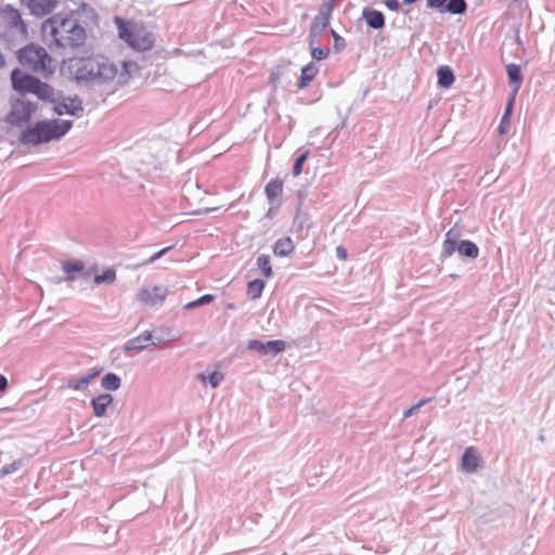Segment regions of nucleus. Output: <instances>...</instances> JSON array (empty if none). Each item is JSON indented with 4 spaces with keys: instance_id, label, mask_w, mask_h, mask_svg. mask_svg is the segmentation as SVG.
Masks as SVG:
<instances>
[{
    "instance_id": "1",
    "label": "nucleus",
    "mask_w": 555,
    "mask_h": 555,
    "mask_svg": "<svg viewBox=\"0 0 555 555\" xmlns=\"http://www.w3.org/2000/svg\"><path fill=\"white\" fill-rule=\"evenodd\" d=\"M44 40L52 50H74L85 44L86 29L74 14H55L41 25Z\"/></svg>"
},
{
    "instance_id": "2",
    "label": "nucleus",
    "mask_w": 555,
    "mask_h": 555,
    "mask_svg": "<svg viewBox=\"0 0 555 555\" xmlns=\"http://www.w3.org/2000/svg\"><path fill=\"white\" fill-rule=\"evenodd\" d=\"M69 67L78 82L92 86H101L112 81L118 72L115 63L102 55L73 59Z\"/></svg>"
},
{
    "instance_id": "3",
    "label": "nucleus",
    "mask_w": 555,
    "mask_h": 555,
    "mask_svg": "<svg viewBox=\"0 0 555 555\" xmlns=\"http://www.w3.org/2000/svg\"><path fill=\"white\" fill-rule=\"evenodd\" d=\"M73 127L70 120H40L21 131L18 141L26 146H38L63 138Z\"/></svg>"
},
{
    "instance_id": "4",
    "label": "nucleus",
    "mask_w": 555,
    "mask_h": 555,
    "mask_svg": "<svg viewBox=\"0 0 555 555\" xmlns=\"http://www.w3.org/2000/svg\"><path fill=\"white\" fill-rule=\"evenodd\" d=\"M27 37V25L21 12L12 4H0V38L13 49L25 42Z\"/></svg>"
},
{
    "instance_id": "5",
    "label": "nucleus",
    "mask_w": 555,
    "mask_h": 555,
    "mask_svg": "<svg viewBox=\"0 0 555 555\" xmlns=\"http://www.w3.org/2000/svg\"><path fill=\"white\" fill-rule=\"evenodd\" d=\"M119 38L130 48L137 51H147L154 46V36L143 26L125 22L120 17H115Z\"/></svg>"
},
{
    "instance_id": "6",
    "label": "nucleus",
    "mask_w": 555,
    "mask_h": 555,
    "mask_svg": "<svg viewBox=\"0 0 555 555\" xmlns=\"http://www.w3.org/2000/svg\"><path fill=\"white\" fill-rule=\"evenodd\" d=\"M16 55L21 65L27 69L44 76L53 74L52 59L42 47L27 44L18 49Z\"/></svg>"
},
{
    "instance_id": "7",
    "label": "nucleus",
    "mask_w": 555,
    "mask_h": 555,
    "mask_svg": "<svg viewBox=\"0 0 555 555\" xmlns=\"http://www.w3.org/2000/svg\"><path fill=\"white\" fill-rule=\"evenodd\" d=\"M11 80L13 89L22 94L31 93L39 100L55 102L53 88L34 76L21 75L18 69H14Z\"/></svg>"
},
{
    "instance_id": "8",
    "label": "nucleus",
    "mask_w": 555,
    "mask_h": 555,
    "mask_svg": "<svg viewBox=\"0 0 555 555\" xmlns=\"http://www.w3.org/2000/svg\"><path fill=\"white\" fill-rule=\"evenodd\" d=\"M168 295V287L156 285L153 287H143L137 295L140 302L149 307H160Z\"/></svg>"
},
{
    "instance_id": "9",
    "label": "nucleus",
    "mask_w": 555,
    "mask_h": 555,
    "mask_svg": "<svg viewBox=\"0 0 555 555\" xmlns=\"http://www.w3.org/2000/svg\"><path fill=\"white\" fill-rule=\"evenodd\" d=\"M286 348V344L284 340H268L262 341L259 339H250L247 343V349L256 351L260 354H270V356H276L284 351Z\"/></svg>"
},
{
    "instance_id": "10",
    "label": "nucleus",
    "mask_w": 555,
    "mask_h": 555,
    "mask_svg": "<svg viewBox=\"0 0 555 555\" xmlns=\"http://www.w3.org/2000/svg\"><path fill=\"white\" fill-rule=\"evenodd\" d=\"M37 109V105L28 100L16 101L10 113V121L12 124L28 121L33 113Z\"/></svg>"
},
{
    "instance_id": "11",
    "label": "nucleus",
    "mask_w": 555,
    "mask_h": 555,
    "mask_svg": "<svg viewBox=\"0 0 555 555\" xmlns=\"http://www.w3.org/2000/svg\"><path fill=\"white\" fill-rule=\"evenodd\" d=\"M53 109L57 115L66 114L75 117L81 116L83 112L82 102L77 96L65 98L61 102H56Z\"/></svg>"
},
{
    "instance_id": "12",
    "label": "nucleus",
    "mask_w": 555,
    "mask_h": 555,
    "mask_svg": "<svg viewBox=\"0 0 555 555\" xmlns=\"http://www.w3.org/2000/svg\"><path fill=\"white\" fill-rule=\"evenodd\" d=\"M59 4V0H28L26 5L31 15L42 17L50 14Z\"/></svg>"
},
{
    "instance_id": "13",
    "label": "nucleus",
    "mask_w": 555,
    "mask_h": 555,
    "mask_svg": "<svg viewBox=\"0 0 555 555\" xmlns=\"http://www.w3.org/2000/svg\"><path fill=\"white\" fill-rule=\"evenodd\" d=\"M162 341V339H157L156 341L153 340V335L151 332H145L144 334L142 335H139L134 338H131L129 339L126 344H125V347H124V350L126 352H129V351H142L144 350L147 346L152 345V346H156L158 345L159 343Z\"/></svg>"
},
{
    "instance_id": "14",
    "label": "nucleus",
    "mask_w": 555,
    "mask_h": 555,
    "mask_svg": "<svg viewBox=\"0 0 555 555\" xmlns=\"http://www.w3.org/2000/svg\"><path fill=\"white\" fill-rule=\"evenodd\" d=\"M462 232L459 228H451L447 234L442 244L441 257L443 259L451 257L455 253L456 245L460 243Z\"/></svg>"
},
{
    "instance_id": "15",
    "label": "nucleus",
    "mask_w": 555,
    "mask_h": 555,
    "mask_svg": "<svg viewBox=\"0 0 555 555\" xmlns=\"http://www.w3.org/2000/svg\"><path fill=\"white\" fill-rule=\"evenodd\" d=\"M362 16L367 26L373 29H382L385 26V16L378 10L365 8L362 12Z\"/></svg>"
},
{
    "instance_id": "16",
    "label": "nucleus",
    "mask_w": 555,
    "mask_h": 555,
    "mask_svg": "<svg viewBox=\"0 0 555 555\" xmlns=\"http://www.w3.org/2000/svg\"><path fill=\"white\" fill-rule=\"evenodd\" d=\"M113 402V397L109 393H101L91 399L93 413L96 417H102L106 413L107 406Z\"/></svg>"
},
{
    "instance_id": "17",
    "label": "nucleus",
    "mask_w": 555,
    "mask_h": 555,
    "mask_svg": "<svg viewBox=\"0 0 555 555\" xmlns=\"http://www.w3.org/2000/svg\"><path fill=\"white\" fill-rule=\"evenodd\" d=\"M295 249V245L289 236L279 238L273 245V254L276 257H286Z\"/></svg>"
},
{
    "instance_id": "18",
    "label": "nucleus",
    "mask_w": 555,
    "mask_h": 555,
    "mask_svg": "<svg viewBox=\"0 0 555 555\" xmlns=\"http://www.w3.org/2000/svg\"><path fill=\"white\" fill-rule=\"evenodd\" d=\"M479 466V457L473 448L465 450L462 455V467L466 473H474Z\"/></svg>"
},
{
    "instance_id": "19",
    "label": "nucleus",
    "mask_w": 555,
    "mask_h": 555,
    "mask_svg": "<svg viewBox=\"0 0 555 555\" xmlns=\"http://www.w3.org/2000/svg\"><path fill=\"white\" fill-rule=\"evenodd\" d=\"M455 250L459 253L460 256L467 257L469 259H476L479 255V248L478 246L468 240H462L456 245Z\"/></svg>"
},
{
    "instance_id": "20",
    "label": "nucleus",
    "mask_w": 555,
    "mask_h": 555,
    "mask_svg": "<svg viewBox=\"0 0 555 555\" xmlns=\"http://www.w3.org/2000/svg\"><path fill=\"white\" fill-rule=\"evenodd\" d=\"M318 72H319V67L313 62H310L306 66H304L301 69L298 88L299 89L306 88L310 83V81L313 80V78L315 77Z\"/></svg>"
},
{
    "instance_id": "21",
    "label": "nucleus",
    "mask_w": 555,
    "mask_h": 555,
    "mask_svg": "<svg viewBox=\"0 0 555 555\" xmlns=\"http://www.w3.org/2000/svg\"><path fill=\"white\" fill-rule=\"evenodd\" d=\"M328 24L327 17L325 16H315L310 26V46L312 47L314 42V38L322 35Z\"/></svg>"
},
{
    "instance_id": "22",
    "label": "nucleus",
    "mask_w": 555,
    "mask_h": 555,
    "mask_svg": "<svg viewBox=\"0 0 555 555\" xmlns=\"http://www.w3.org/2000/svg\"><path fill=\"white\" fill-rule=\"evenodd\" d=\"M283 182L280 179L271 180L264 188V193L268 201L274 204L278 197L282 195Z\"/></svg>"
},
{
    "instance_id": "23",
    "label": "nucleus",
    "mask_w": 555,
    "mask_h": 555,
    "mask_svg": "<svg viewBox=\"0 0 555 555\" xmlns=\"http://www.w3.org/2000/svg\"><path fill=\"white\" fill-rule=\"evenodd\" d=\"M438 85L443 89L450 88L454 82V74L449 66H440L437 69Z\"/></svg>"
},
{
    "instance_id": "24",
    "label": "nucleus",
    "mask_w": 555,
    "mask_h": 555,
    "mask_svg": "<svg viewBox=\"0 0 555 555\" xmlns=\"http://www.w3.org/2000/svg\"><path fill=\"white\" fill-rule=\"evenodd\" d=\"M506 73L509 81L515 85V92L522 82V75L519 65L511 63L506 66Z\"/></svg>"
},
{
    "instance_id": "25",
    "label": "nucleus",
    "mask_w": 555,
    "mask_h": 555,
    "mask_svg": "<svg viewBox=\"0 0 555 555\" xmlns=\"http://www.w3.org/2000/svg\"><path fill=\"white\" fill-rule=\"evenodd\" d=\"M121 385V379L115 373H107L101 379V386L106 390H117Z\"/></svg>"
},
{
    "instance_id": "26",
    "label": "nucleus",
    "mask_w": 555,
    "mask_h": 555,
    "mask_svg": "<svg viewBox=\"0 0 555 555\" xmlns=\"http://www.w3.org/2000/svg\"><path fill=\"white\" fill-rule=\"evenodd\" d=\"M467 10V4L465 0H448L446 7L442 12H449L451 14H463Z\"/></svg>"
},
{
    "instance_id": "27",
    "label": "nucleus",
    "mask_w": 555,
    "mask_h": 555,
    "mask_svg": "<svg viewBox=\"0 0 555 555\" xmlns=\"http://www.w3.org/2000/svg\"><path fill=\"white\" fill-rule=\"evenodd\" d=\"M264 288V282L260 279L248 282L247 294L251 299H257L261 296Z\"/></svg>"
},
{
    "instance_id": "28",
    "label": "nucleus",
    "mask_w": 555,
    "mask_h": 555,
    "mask_svg": "<svg viewBox=\"0 0 555 555\" xmlns=\"http://www.w3.org/2000/svg\"><path fill=\"white\" fill-rule=\"evenodd\" d=\"M513 104H514V99L512 98L508 103L506 104V107H505V112L501 118V121H500V125H499V132L501 134H504L507 132V127H508V124H509V116L512 114V111H513Z\"/></svg>"
},
{
    "instance_id": "29",
    "label": "nucleus",
    "mask_w": 555,
    "mask_h": 555,
    "mask_svg": "<svg viewBox=\"0 0 555 555\" xmlns=\"http://www.w3.org/2000/svg\"><path fill=\"white\" fill-rule=\"evenodd\" d=\"M257 267L259 270H261L262 274L266 276V278H271L272 276V268H271V263H270V256L268 255H260L258 256L257 258Z\"/></svg>"
},
{
    "instance_id": "30",
    "label": "nucleus",
    "mask_w": 555,
    "mask_h": 555,
    "mask_svg": "<svg viewBox=\"0 0 555 555\" xmlns=\"http://www.w3.org/2000/svg\"><path fill=\"white\" fill-rule=\"evenodd\" d=\"M89 386L88 379L85 376L76 377L70 376L67 378V387L73 390H85Z\"/></svg>"
},
{
    "instance_id": "31",
    "label": "nucleus",
    "mask_w": 555,
    "mask_h": 555,
    "mask_svg": "<svg viewBox=\"0 0 555 555\" xmlns=\"http://www.w3.org/2000/svg\"><path fill=\"white\" fill-rule=\"evenodd\" d=\"M23 464H24L23 459H16L12 463L3 465L2 468L0 469V476L3 477V476H7V475H10V474H13V473L20 470L22 468Z\"/></svg>"
},
{
    "instance_id": "32",
    "label": "nucleus",
    "mask_w": 555,
    "mask_h": 555,
    "mask_svg": "<svg viewBox=\"0 0 555 555\" xmlns=\"http://www.w3.org/2000/svg\"><path fill=\"white\" fill-rule=\"evenodd\" d=\"M294 224L299 229H310L312 222L306 212L298 211L294 218Z\"/></svg>"
},
{
    "instance_id": "33",
    "label": "nucleus",
    "mask_w": 555,
    "mask_h": 555,
    "mask_svg": "<svg viewBox=\"0 0 555 555\" xmlns=\"http://www.w3.org/2000/svg\"><path fill=\"white\" fill-rule=\"evenodd\" d=\"M214 298L215 297L212 295H210V294L203 295L199 298H197L196 300L188 302L184 306V309L185 310H191V309L204 306V305H208V304H210L214 300Z\"/></svg>"
},
{
    "instance_id": "34",
    "label": "nucleus",
    "mask_w": 555,
    "mask_h": 555,
    "mask_svg": "<svg viewBox=\"0 0 555 555\" xmlns=\"http://www.w3.org/2000/svg\"><path fill=\"white\" fill-rule=\"evenodd\" d=\"M309 157V151H304L300 153V155L295 159V163L293 165V175L295 177L299 176L302 172V167L306 160Z\"/></svg>"
},
{
    "instance_id": "35",
    "label": "nucleus",
    "mask_w": 555,
    "mask_h": 555,
    "mask_svg": "<svg viewBox=\"0 0 555 555\" xmlns=\"http://www.w3.org/2000/svg\"><path fill=\"white\" fill-rule=\"evenodd\" d=\"M116 279V273L112 269H107L103 271L101 274H96L94 276V283L101 284V283H112Z\"/></svg>"
},
{
    "instance_id": "36",
    "label": "nucleus",
    "mask_w": 555,
    "mask_h": 555,
    "mask_svg": "<svg viewBox=\"0 0 555 555\" xmlns=\"http://www.w3.org/2000/svg\"><path fill=\"white\" fill-rule=\"evenodd\" d=\"M201 378L205 384H209L212 388H216L220 385L221 380L223 379V376L221 373L215 371L210 373L208 376L201 375Z\"/></svg>"
},
{
    "instance_id": "37",
    "label": "nucleus",
    "mask_w": 555,
    "mask_h": 555,
    "mask_svg": "<svg viewBox=\"0 0 555 555\" xmlns=\"http://www.w3.org/2000/svg\"><path fill=\"white\" fill-rule=\"evenodd\" d=\"M431 399L430 398H425V399H422L421 401H418L416 404L412 405L411 408L406 409L404 412H403V418H409L411 417L412 415H414L415 413H417L422 406H424L427 402H429Z\"/></svg>"
},
{
    "instance_id": "38",
    "label": "nucleus",
    "mask_w": 555,
    "mask_h": 555,
    "mask_svg": "<svg viewBox=\"0 0 555 555\" xmlns=\"http://www.w3.org/2000/svg\"><path fill=\"white\" fill-rule=\"evenodd\" d=\"M330 53V49L326 47L323 48H311V55L314 60L321 61L327 57Z\"/></svg>"
},
{
    "instance_id": "39",
    "label": "nucleus",
    "mask_w": 555,
    "mask_h": 555,
    "mask_svg": "<svg viewBox=\"0 0 555 555\" xmlns=\"http://www.w3.org/2000/svg\"><path fill=\"white\" fill-rule=\"evenodd\" d=\"M171 248H172V246H168V247L160 249L159 251H157L153 256H151L147 260H145L143 263L144 264L154 263L156 260H158L159 258L165 256Z\"/></svg>"
},
{
    "instance_id": "40",
    "label": "nucleus",
    "mask_w": 555,
    "mask_h": 555,
    "mask_svg": "<svg viewBox=\"0 0 555 555\" xmlns=\"http://www.w3.org/2000/svg\"><path fill=\"white\" fill-rule=\"evenodd\" d=\"M63 269L66 273L80 272L83 269V264L81 262L65 263Z\"/></svg>"
},
{
    "instance_id": "41",
    "label": "nucleus",
    "mask_w": 555,
    "mask_h": 555,
    "mask_svg": "<svg viewBox=\"0 0 555 555\" xmlns=\"http://www.w3.org/2000/svg\"><path fill=\"white\" fill-rule=\"evenodd\" d=\"M448 0H427V7L433 9H438L442 12L446 7Z\"/></svg>"
},
{
    "instance_id": "42",
    "label": "nucleus",
    "mask_w": 555,
    "mask_h": 555,
    "mask_svg": "<svg viewBox=\"0 0 555 555\" xmlns=\"http://www.w3.org/2000/svg\"><path fill=\"white\" fill-rule=\"evenodd\" d=\"M332 35L334 38V48L336 50H341L345 47V39L337 35L335 30H332Z\"/></svg>"
},
{
    "instance_id": "43",
    "label": "nucleus",
    "mask_w": 555,
    "mask_h": 555,
    "mask_svg": "<svg viewBox=\"0 0 555 555\" xmlns=\"http://www.w3.org/2000/svg\"><path fill=\"white\" fill-rule=\"evenodd\" d=\"M384 3L386 8L390 11H398L400 7L398 0H385Z\"/></svg>"
},
{
    "instance_id": "44",
    "label": "nucleus",
    "mask_w": 555,
    "mask_h": 555,
    "mask_svg": "<svg viewBox=\"0 0 555 555\" xmlns=\"http://www.w3.org/2000/svg\"><path fill=\"white\" fill-rule=\"evenodd\" d=\"M100 372H101V370H99V369H91L83 376H85V378L88 379V383L90 384V382L92 379H94L100 374Z\"/></svg>"
},
{
    "instance_id": "45",
    "label": "nucleus",
    "mask_w": 555,
    "mask_h": 555,
    "mask_svg": "<svg viewBox=\"0 0 555 555\" xmlns=\"http://www.w3.org/2000/svg\"><path fill=\"white\" fill-rule=\"evenodd\" d=\"M336 256L338 259L345 260L347 258V250L344 247L338 246L336 247Z\"/></svg>"
},
{
    "instance_id": "46",
    "label": "nucleus",
    "mask_w": 555,
    "mask_h": 555,
    "mask_svg": "<svg viewBox=\"0 0 555 555\" xmlns=\"http://www.w3.org/2000/svg\"><path fill=\"white\" fill-rule=\"evenodd\" d=\"M8 388V378L0 374V392L4 391Z\"/></svg>"
},
{
    "instance_id": "47",
    "label": "nucleus",
    "mask_w": 555,
    "mask_h": 555,
    "mask_svg": "<svg viewBox=\"0 0 555 555\" xmlns=\"http://www.w3.org/2000/svg\"><path fill=\"white\" fill-rule=\"evenodd\" d=\"M4 65V57L2 55V53L0 52V67H2Z\"/></svg>"
},
{
    "instance_id": "48",
    "label": "nucleus",
    "mask_w": 555,
    "mask_h": 555,
    "mask_svg": "<svg viewBox=\"0 0 555 555\" xmlns=\"http://www.w3.org/2000/svg\"><path fill=\"white\" fill-rule=\"evenodd\" d=\"M416 1H417V0H403V2H404L405 4H413V3H415Z\"/></svg>"
},
{
    "instance_id": "49",
    "label": "nucleus",
    "mask_w": 555,
    "mask_h": 555,
    "mask_svg": "<svg viewBox=\"0 0 555 555\" xmlns=\"http://www.w3.org/2000/svg\"><path fill=\"white\" fill-rule=\"evenodd\" d=\"M450 276H451L452 279H456V278H457V275H456V274H451Z\"/></svg>"
}]
</instances>
